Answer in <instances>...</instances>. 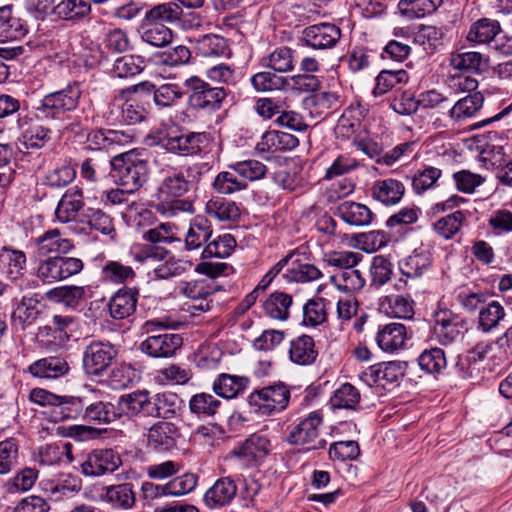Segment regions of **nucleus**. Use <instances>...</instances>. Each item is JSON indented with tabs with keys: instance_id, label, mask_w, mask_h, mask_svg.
<instances>
[{
	"instance_id": "60",
	"label": "nucleus",
	"mask_w": 512,
	"mask_h": 512,
	"mask_svg": "<svg viewBox=\"0 0 512 512\" xmlns=\"http://www.w3.org/2000/svg\"><path fill=\"white\" fill-rule=\"evenodd\" d=\"M375 87L372 94L375 97L382 96L392 90L396 85L406 83L408 74L405 70H382L375 79Z\"/></svg>"
},
{
	"instance_id": "36",
	"label": "nucleus",
	"mask_w": 512,
	"mask_h": 512,
	"mask_svg": "<svg viewBox=\"0 0 512 512\" xmlns=\"http://www.w3.org/2000/svg\"><path fill=\"white\" fill-rule=\"evenodd\" d=\"M196 53L205 58L231 56V49L225 38L215 34H207L196 41Z\"/></svg>"
},
{
	"instance_id": "44",
	"label": "nucleus",
	"mask_w": 512,
	"mask_h": 512,
	"mask_svg": "<svg viewBox=\"0 0 512 512\" xmlns=\"http://www.w3.org/2000/svg\"><path fill=\"white\" fill-rule=\"evenodd\" d=\"M248 382L247 377L223 373L214 381L213 390L217 395L231 399L242 393Z\"/></svg>"
},
{
	"instance_id": "29",
	"label": "nucleus",
	"mask_w": 512,
	"mask_h": 512,
	"mask_svg": "<svg viewBox=\"0 0 512 512\" xmlns=\"http://www.w3.org/2000/svg\"><path fill=\"white\" fill-rule=\"evenodd\" d=\"M295 51L287 46L275 48L269 54L263 56L259 64L262 68L273 71L274 73H289L295 68Z\"/></svg>"
},
{
	"instance_id": "9",
	"label": "nucleus",
	"mask_w": 512,
	"mask_h": 512,
	"mask_svg": "<svg viewBox=\"0 0 512 512\" xmlns=\"http://www.w3.org/2000/svg\"><path fill=\"white\" fill-rule=\"evenodd\" d=\"M117 349L110 343L92 342L83 353V368L86 374L99 376L112 364Z\"/></svg>"
},
{
	"instance_id": "23",
	"label": "nucleus",
	"mask_w": 512,
	"mask_h": 512,
	"mask_svg": "<svg viewBox=\"0 0 512 512\" xmlns=\"http://www.w3.org/2000/svg\"><path fill=\"white\" fill-rule=\"evenodd\" d=\"M84 207L83 191L74 186L65 191L55 210L56 218L62 223L75 221Z\"/></svg>"
},
{
	"instance_id": "4",
	"label": "nucleus",
	"mask_w": 512,
	"mask_h": 512,
	"mask_svg": "<svg viewBox=\"0 0 512 512\" xmlns=\"http://www.w3.org/2000/svg\"><path fill=\"white\" fill-rule=\"evenodd\" d=\"M290 399L289 389L282 383L253 391L248 397L249 406L255 413L269 416L284 410Z\"/></svg>"
},
{
	"instance_id": "2",
	"label": "nucleus",
	"mask_w": 512,
	"mask_h": 512,
	"mask_svg": "<svg viewBox=\"0 0 512 512\" xmlns=\"http://www.w3.org/2000/svg\"><path fill=\"white\" fill-rule=\"evenodd\" d=\"M115 181L129 192L137 191L148 176V163L134 153H125L111 161Z\"/></svg>"
},
{
	"instance_id": "14",
	"label": "nucleus",
	"mask_w": 512,
	"mask_h": 512,
	"mask_svg": "<svg viewBox=\"0 0 512 512\" xmlns=\"http://www.w3.org/2000/svg\"><path fill=\"white\" fill-rule=\"evenodd\" d=\"M117 404L120 414L128 417L153 418V399L147 390H137L124 394L119 397Z\"/></svg>"
},
{
	"instance_id": "56",
	"label": "nucleus",
	"mask_w": 512,
	"mask_h": 512,
	"mask_svg": "<svg viewBox=\"0 0 512 512\" xmlns=\"http://www.w3.org/2000/svg\"><path fill=\"white\" fill-rule=\"evenodd\" d=\"M213 189L222 195H231L247 189L248 184L238 178V175L233 171H222L217 174L213 183Z\"/></svg>"
},
{
	"instance_id": "64",
	"label": "nucleus",
	"mask_w": 512,
	"mask_h": 512,
	"mask_svg": "<svg viewBox=\"0 0 512 512\" xmlns=\"http://www.w3.org/2000/svg\"><path fill=\"white\" fill-rule=\"evenodd\" d=\"M332 281L345 292L359 291L365 285V279L361 272L354 267L340 270L332 276Z\"/></svg>"
},
{
	"instance_id": "63",
	"label": "nucleus",
	"mask_w": 512,
	"mask_h": 512,
	"mask_svg": "<svg viewBox=\"0 0 512 512\" xmlns=\"http://www.w3.org/2000/svg\"><path fill=\"white\" fill-rule=\"evenodd\" d=\"M181 12L175 3H162L146 11L144 19L159 24L173 23L180 19Z\"/></svg>"
},
{
	"instance_id": "43",
	"label": "nucleus",
	"mask_w": 512,
	"mask_h": 512,
	"mask_svg": "<svg viewBox=\"0 0 512 512\" xmlns=\"http://www.w3.org/2000/svg\"><path fill=\"white\" fill-rule=\"evenodd\" d=\"M484 96L481 92H474L459 99L450 110V116L456 122L472 118L482 108Z\"/></svg>"
},
{
	"instance_id": "30",
	"label": "nucleus",
	"mask_w": 512,
	"mask_h": 512,
	"mask_svg": "<svg viewBox=\"0 0 512 512\" xmlns=\"http://www.w3.org/2000/svg\"><path fill=\"white\" fill-rule=\"evenodd\" d=\"M506 318L507 312L504 305L499 301L492 300L480 307L477 328L484 333H489L499 328Z\"/></svg>"
},
{
	"instance_id": "33",
	"label": "nucleus",
	"mask_w": 512,
	"mask_h": 512,
	"mask_svg": "<svg viewBox=\"0 0 512 512\" xmlns=\"http://www.w3.org/2000/svg\"><path fill=\"white\" fill-rule=\"evenodd\" d=\"M289 357L297 365L313 364L318 357L314 339L308 335H301L293 339L290 342Z\"/></svg>"
},
{
	"instance_id": "10",
	"label": "nucleus",
	"mask_w": 512,
	"mask_h": 512,
	"mask_svg": "<svg viewBox=\"0 0 512 512\" xmlns=\"http://www.w3.org/2000/svg\"><path fill=\"white\" fill-rule=\"evenodd\" d=\"M122 460L113 449H95L81 463V472L85 476L100 477L116 471Z\"/></svg>"
},
{
	"instance_id": "22",
	"label": "nucleus",
	"mask_w": 512,
	"mask_h": 512,
	"mask_svg": "<svg viewBox=\"0 0 512 512\" xmlns=\"http://www.w3.org/2000/svg\"><path fill=\"white\" fill-rule=\"evenodd\" d=\"M206 133H187L176 136H169L164 142L165 148L181 155H193L199 153L207 144Z\"/></svg>"
},
{
	"instance_id": "15",
	"label": "nucleus",
	"mask_w": 512,
	"mask_h": 512,
	"mask_svg": "<svg viewBox=\"0 0 512 512\" xmlns=\"http://www.w3.org/2000/svg\"><path fill=\"white\" fill-rule=\"evenodd\" d=\"M181 437L179 427L169 421H158L148 430L147 443L158 451H170L177 446Z\"/></svg>"
},
{
	"instance_id": "32",
	"label": "nucleus",
	"mask_w": 512,
	"mask_h": 512,
	"mask_svg": "<svg viewBox=\"0 0 512 512\" xmlns=\"http://www.w3.org/2000/svg\"><path fill=\"white\" fill-rule=\"evenodd\" d=\"M197 484L196 478L192 474H185L176 477L165 485L159 486L153 483H144L142 488L144 492L151 491L155 496L158 495H173L180 496L191 492Z\"/></svg>"
},
{
	"instance_id": "34",
	"label": "nucleus",
	"mask_w": 512,
	"mask_h": 512,
	"mask_svg": "<svg viewBox=\"0 0 512 512\" xmlns=\"http://www.w3.org/2000/svg\"><path fill=\"white\" fill-rule=\"evenodd\" d=\"M158 256L157 253L149 255L147 259H153ZM163 262L159 263L153 270L157 279H169L172 277H178L186 273L192 266V263L187 260L175 258L169 256V252L164 250L159 254Z\"/></svg>"
},
{
	"instance_id": "37",
	"label": "nucleus",
	"mask_w": 512,
	"mask_h": 512,
	"mask_svg": "<svg viewBox=\"0 0 512 512\" xmlns=\"http://www.w3.org/2000/svg\"><path fill=\"white\" fill-rule=\"evenodd\" d=\"M405 193V186L396 179L387 178L378 180L373 184L372 195L374 199L384 205L397 204Z\"/></svg>"
},
{
	"instance_id": "51",
	"label": "nucleus",
	"mask_w": 512,
	"mask_h": 512,
	"mask_svg": "<svg viewBox=\"0 0 512 512\" xmlns=\"http://www.w3.org/2000/svg\"><path fill=\"white\" fill-rule=\"evenodd\" d=\"M236 247V241L231 234L225 233L210 239L201 251L202 259L227 258Z\"/></svg>"
},
{
	"instance_id": "38",
	"label": "nucleus",
	"mask_w": 512,
	"mask_h": 512,
	"mask_svg": "<svg viewBox=\"0 0 512 512\" xmlns=\"http://www.w3.org/2000/svg\"><path fill=\"white\" fill-rule=\"evenodd\" d=\"M100 499L118 509H130L135 503V494L129 483L108 486L103 489Z\"/></svg>"
},
{
	"instance_id": "6",
	"label": "nucleus",
	"mask_w": 512,
	"mask_h": 512,
	"mask_svg": "<svg viewBox=\"0 0 512 512\" xmlns=\"http://www.w3.org/2000/svg\"><path fill=\"white\" fill-rule=\"evenodd\" d=\"M83 268L80 258L49 256L39 263L37 277L45 284H53L79 274Z\"/></svg>"
},
{
	"instance_id": "12",
	"label": "nucleus",
	"mask_w": 512,
	"mask_h": 512,
	"mask_svg": "<svg viewBox=\"0 0 512 512\" xmlns=\"http://www.w3.org/2000/svg\"><path fill=\"white\" fill-rule=\"evenodd\" d=\"M341 30L331 23H320L306 27L302 32L301 41L315 50L333 48L341 38Z\"/></svg>"
},
{
	"instance_id": "48",
	"label": "nucleus",
	"mask_w": 512,
	"mask_h": 512,
	"mask_svg": "<svg viewBox=\"0 0 512 512\" xmlns=\"http://www.w3.org/2000/svg\"><path fill=\"white\" fill-rule=\"evenodd\" d=\"M86 288L83 286L66 285L50 289L47 299L66 307L76 308L85 297Z\"/></svg>"
},
{
	"instance_id": "28",
	"label": "nucleus",
	"mask_w": 512,
	"mask_h": 512,
	"mask_svg": "<svg viewBox=\"0 0 512 512\" xmlns=\"http://www.w3.org/2000/svg\"><path fill=\"white\" fill-rule=\"evenodd\" d=\"M27 266L26 254L22 250L4 246L0 250V269L12 281L21 278Z\"/></svg>"
},
{
	"instance_id": "17",
	"label": "nucleus",
	"mask_w": 512,
	"mask_h": 512,
	"mask_svg": "<svg viewBox=\"0 0 512 512\" xmlns=\"http://www.w3.org/2000/svg\"><path fill=\"white\" fill-rule=\"evenodd\" d=\"M271 451L270 440L264 435L253 434L233 451V455L246 465L262 461Z\"/></svg>"
},
{
	"instance_id": "55",
	"label": "nucleus",
	"mask_w": 512,
	"mask_h": 512,
	"mask_svg": "<svg viewBox=\"0 0 512 512\" xmlns=\"http://www.w3.org/2000/svg\"><path fill=\"white\" fill-rule=\"evenodd\" d=\"M184 91L177 83L165 82L157 86L153 102L159 109L177 105L183 98Z\"/></svg>"
},
{
	"instance_id": "11",
	"label": "nucleus",
	"mask_w": 512,
	"mask_h": 512,
	"mask_svg": "<svg viewBox=\"0 0 512 512\" xmlns=\"http://www.w3.org/2000/svg\"><path fill=\"white\" fill-rule=\"evenodd\" d=\"M434 331L442 345L458 341L464 330V320L449 309H438L434 313Z\"/></svg>"
},
{
	"instance_id": "57",
	"label": "nucleus",
	"mask_w": 512,
	"mask_h": 512,
	"mask_svg": "<svg viewBox=\"0 0 512 512\" xmlns=\"http://www.w3.org/2000/svg\"><path fill=\"white\" fill-rule=\"evenodd\" d=\"M330 302L324 298L309 300L303 307V324L316 327L327 320Z\"/></svg>"
},
{
	"instance_id": "50",
	"label": "nucleus",
	"mask_w": 512,
	"mask_h": 512,
	"mask_svg": "<svg viewBox=\"0 0 512 512\" xmlns=\"http://www.w3.org/2000/svg\"><path fill=\"white\" fill-rule=\"evenodd\" d=\"M76 171L68 162H63L48 169L42 177V183L51 188H63L74 181Z\"/></svg>"
},
{
	"instance_id": "39",
	"label": "nucleus",
	"mask_w": 512,
	"mask_h": 512,
	"mask_svg": "<svg viewBox=\"0 0 512 512\" xmlns=\"http://www.w3.org/2000/svg\"><path fill=\"white\" fill-rule=\"evenodd\" d=\"M432 263V256L428 250H415L411 255L399 262V270L408 278H416L423 275Z\"/></svg>"
},
{
	"instance_id": "27",
	"label": "nucleus",
	"mask_w": 512,
	"mask_h": 512,
	"mask_svg": "<svg viewBox=\"0 0 512 512\" xmlns=\"http://www.w3.org/2000/svg\"><path fill=\"white\" fill-rule=\"evenodd\" d=\"M212 234L213 228L208 219L202 216L193 218L184 237L185 249L187 251L203 249Z\"/></svg>"
},
{
	"instance_id": "35",
	"label": "nucleus",
	"mask_w": 512,
	"mask_h": 512,
	"mask_svg": "<svg viewBox=\"0 0 512 512\" xmlns=\"http://www.w3.org/2000/svg\"><path fill=\"white\" fill-rule=\"evenodd\" d=\"M153 418L172 419L179 415L182 406L181 398L173 392L164 391L152 395Z\"/></svg>"
},
{
	"instance_id": "24",
	"label": "nucleus",
	"mask_w": 512,
	"mask_h": 512,
	"mask_svg": "<svg viewBox=\"0 0 512 512\" xmlns=\"http://www.w3.org/2000/svg\"><path fill=\"white\" fill-rule=\"evenodd\" d=\"M406 339V327L396 322L380 326L375 337L378 347L389 353L402 349Z\"/></svg>"
},
{
	"instance_id": "8",
	"label": "nucleus",
	"mask_w": 512,
	"mask_h": 512,
	"mask_svg": "<svg viewBox=\"0 0 512 512\" xmlns=\"http://www.w3.org/2000/svg\"><path fill=\"white\" fill-rule=\"evenodd\" d=\"M406 363L401 361L382 362L368 367L360 374V379L369 386L396 384L405 375Z\"/></svg>"
},
{
	"instance_id": "19",
	"label": "nucleus",
	"mask_w": 512,
	"mask_h": 512,
	"mask_svg": "<svg viewBox=\"0 0 512 512\" xmlns=\"http://www.w3.org/2000/svg\"><path fill=\"white\" fill-rule=\"evenodd\" d=\"M237 494V485L231 477H222L205 492L203 501L210 509L229 505Z\"/></svg>"
},
{
	"instance_id": "16",
	"label": "nucleus",
	"mask_w": 512,
	"mask_h": 512,
	"mask_svg": "<svg viewBox=\"0 0 512 512\" xmlns=\"http://www.w3.org/2000/svg\"><path fill=\"white\" fill-rule=\"evenodd\" d=\"M31 244L38 257H45L50 254H67L74 247L72 241L63 237L58 229H50L39 237L33 238Z\"/></svg>"
},
{
	"instance_id": "13",
	"label": "nucleus",
	"mask_w": 512,
	"mask_h": 512,
	"mask_svg": "<svg viewBox=\"0 0 512 512\" xmlns=\"http://www.w3.org/2000/svg\"><path fill=\"white\" fill-rule=\"evenodd\" d=\"M183 339L176 333H160L147 337L140 344V349L153 358H169L182 346Z\"/></svg>"
},
{
	"instance_id": "3",
	"label": "nucleus",
	"mask_w": 512,
	"mask_h": 512,
	"mask_svg": "<svg viewBox=\"0 0 512 512\" xmlns=\"http://www.w3.org/2000/svg\"><path fill=\"white\" fill-rule=\"evenodd\" d=\"M81 96L80 83L73 82L61 90L45 95L36 106V111L45 117L55 119L66 112L74 111Z\"/></svg>"
},
{
	"instance_id": "59",
	"label": "nucleus",
	"mask_w": 512,
	"mask_h": 512,
	"mask_svg": "<svg viewBox=\"0 0 512 512\" xmlns=\"http://www.w3.org/2000/svg\"><path fill=\"white\" fill-rule=\"evenodd\" d=\"M450 65L458 70L480 71L486 66V60L479 52L461 49L451 54Z\"/></svg>"
},
{
	"instance_id": "49",
	"label": "nucleus",
	"mask_w": 512,
	"mask_h": 512,
	"mask_svg": "<svg viewBox=\"0 0 512 512\" xmlns=\"http://www.w3.org/2000/svg\"><path fill=\"white\" fill-rule=\"evenodd\" d=\"M414 302L402 295L385 296L381 300V309L389 316L410 319L414 315Z\"/></svg>"
},
{
	"instance_id": "31",
	"label": "nucleus",
	"mask_w": 512,
	"mask_h": 512,
	"mask_svg": "<svg viewBox=\"0 0 512 512\" xmlns=\"http://www.w3.org/2000/svg\"><path fill=\"white\" fill-rule=\"evenodd\" d=\"M110 116L118 124L134 125L145 119L146 111L133 101L116 100L111 104Z\"/></svg>"
},
{
	"instance_id": "5",
	"label": "nucleus",
	"mask_w": 512,
	"mask_h": 512,
	"mask_svg": "<svg viewBox=\"0 0 512 512\" xmlns=\"http://www.w3.org/2000/svg\"><path fill=\"white\" fill-rule=\"evenodd\" d=\"M188 90V103L197 110H217L227 97L224 87H213L197 76L185 80Z\"/></svg>"
},
{
	"instance_id": "45",
	"label": "nucleus",
	"mask_w": 512,
	"mask_h": 512,
	"mask_svg": "<svg viewBox=\"0 0 512 512\" xmlns=\"http://www.w3.org/2000/svg\"><path fill=\"white\" fill-rule=\"evenodd\" d=\"M27 32L22 20L13 15L11 5L0 7V38L5 40L17 39Z\"/></svg>"
},
{
	"instance_id": "52",
	"label": "nucleus",
	"mask_w": 512,
	"mask_h": 512,
	"mask_svg": "<svg viewBox=\"0 0 512 512\" xmlns=\"http://www.w3.org/2000/svg\"><path fill=\"white\" fill-rule=\"evenodd\" d=\"M322 276L321 271L313 264L292 260L284 274L287 282L308 283L318 280Z\"/></svg>"
},
{
	"instance_id": "41",
	"label": "nucleus",
	"mask_w": 512,
	"mask_h": 512,
	"mask_svg": "<svg viewBox=\"0 0 512 512\" xmlns=\"http://www.w3.org/2000/svg\"><path fill=\"white\" fill-rule=\"evenodd\" d=\"M500 31L497 20L481 18L471 24L466 39L472 43L485 44L492 41Z\"/></svg>"
},
{
	"instance_id": "18",
	"label": "nucleus",
	"mask_w": 512,
	"mask_h": 512,
	"mask_svg": "<svg viewBox=\"0 0 512 512\" xmlns=\"http://www.w3.org/2000/svg\"><path fill=\"white\" fill-rule=\"evenodd\" d=\"M178 295L199 301V304L193 305L192 309L195 311L205 312L210 310V304L206 298L213 293L211 283L206 279H191L180 281L176 286Z\"/></svg>"
},
{
	"instance_id": "47",
	"label": "nucleus",
	"mask_w": 512,
	"mask_h": 512,
	"mask_svg": "<svg viewBox=\"0 0 512 512\" xmlns=\"http://www.w3.org/2000/svg\"><path fill=\"white\" fill-rule=\"evenodd\" d=\"M292 302L291 295L284 292H274L264 301L263 310L265 315L271 319L284 321L289 317Z\"/></svg>"
},
{
	"instance_id": "20",
	"label": "nucleus",
	"mask_w": 512,
	"mask_h": 512,
	"mask_svg": "<svg viewBox=\"0 0 512 512\" xmlns=\"http://www.w3.org/2000/svg\"><path fill=\"white\" fill-rule=\"evenodd\" d=\"M139 291L137 288L122 287L109 300L110 316L117 320L131 316L138 303Z\"/></svg>"
},
{
	"instance_id": "26",
	"label": "nucleus",
	"mask_w": 512,
	"mask_h": 512,
	"mask_svg": "<svg viewBox=\"0 0 512 512\" xmlns=\"http://www.w3.org/2000/svg\"><path fill=\"white\" fill-rule=\"evenodd\" d=\"M69 365L63 357L49 356L36 360L28 366V372L36 378L57 379L65 376Z\"/></svg>"
},
{
	"instance_id": "40",
	"label": "nucleus",
	"mask_w": 512,
	"mask_h": 512,
	"mask_svg": "<svg viewBox=\"0 0 512 512\" xmlns=\"http://www.w3.org/2000/svg\"><path fill=\"white\" fill-rule=\"evenodd\" d=\"M38 315V302L32 298L23 297L12 312L11 322L17 330H25L37 320Z\"/></svg>"
},
{
	"instance_id": "21",
	"label": "nucleus",
	"mask_w": 512,
	"mask_h": 512,
	"mask_svg": "<svg viewBox=\"0 0 512 512\" xmlns=\"http://www.w3.org/2000/svg\"><path fill=\"white\" fill-rule=\"evenodd\" d=\"M299 145L296 136L277 130L266 131L260 141L256 144L255 150L259 154L290 151Z\"/></svg>"
},
{
	"instance_id": "61",
	"label": "nucleus",
	"mask_w": 512,
	"mask_h": 512,
	"mask_svg": "<svg viewBox=\"0 0 512 512\" xmlns=\"http://www.w3.org/2000/svg\"><path fill=\"white\" fill-rule=\"evenodd\" d=\"M54 14L65 20L86 17L91 12V5L85 0H62L54 7Z\"/></svg>"
},
{
	"instance_id": "54",
	"label": "nucleus",
	"mask_w": 512,
	"mask_h": 512,
	"mask_svg": "<svg viewBox=\"0 0 512 512\" xmlns=\"http://www.w3.org/2000/svg\"><path fill=\"white\" fill-rule=\"evenodd\" d=\"M252 87L257 92L281 90L289 85L288 77L279 76L273 71H261L250 78Z\"/></svg>"
},
{
	"instance_id": "46",
	"label": "nucleus",
	"mask_w": 512,
	"mask_h": 512,
	"mask_svg": "<svg viewBox=\"0 0 512 512\" xmlns=\"http://www.w3.org/2000/svg\"><path fill=\"white\" fill-rule=\"evenodd\" d=\"M70 443H49L38 448L34 460L41 466H52L60 463L64 455L72 461Z\"/></svg>"
},
{
	"instance_id": "1",
	"label": "nucleus",
	"mask_w": 512,
	"mask_h": 512,
	"mask_svg": "<svg viewBox=\"0 0 512 512\" xmlns=\"http://www.w3.org/2000/svg\"><path fill=\"white\" fill-rule=\"evenodd\" d=\"M200 175L199 167L193 165L188 166L185 170H175L162 179L157 189V196L159 200L172 204L168 211L170 216L175 215L176 211L193 212V205L190 201L177 199L191 189L194 181Z\"/></svg>"
},
{
	"instance_id": "62",
	"label": "nucleus",
	"mask_w": 512,
	"mask_h": 512,
	"mask_svg": "<svg viewBox=\"0 0 512 512\" xmlns=\"http://www.w3.org/2000/svg\"><path fill=\"white\" fill-rule=\"evenodd\" d=\"M205 211L219 221L234 220L240 214L234 202L219 197L210 199L206 203Z\"/></svg>"
},
{
	"instance_id": "58",
	"label": "nucleus",
	"mask_w": 512,
	"mask_h": 512,
	"mask_svg": "<svg viewBox=\"0 0 512 512\" xmlns=\"http://www.w3.org/2000/svg\"><path fill=\"white\" fill-rule=\"evenodd\" d=\"M229 168L240 176L247 184L248 181L253 182L263 179L268 172L267 166L255 159L235 162L229 165Z\"/></svg>"
},
{
	"instance_id": "7",
	"label": "nucleus",
	"mask_w": 512,
	"mask_h": 512,
	"mask_svg": "<svg viewBox=\"0 0 512 512\" xmlns=\"http://www.w3.org/2000/svg\"><path fill=\"white\" fill-rule=\"evenodd\" d=\"M323 418L321 413L314 411L294 426L289 435L288 441L293 445H300L305 451L325 448L327 442L320 437V427Z\"/></svg>"
},
{
	"instance_id": "42",
	"label": "nucleus",
	"mask_w": 512,
	"mask_h": 512,
	"mask_svg": "<svg viewBox=\"0 0 512 512\" xmlns=\"http://www.w3.org/2000/svg\"><path fill=\"white\" fill-rule=\"evenodd\" d=\"M141 39L154 47L167 46L173 38L172 30L165 24L153 23L143 20L140 26Z\"/></svg>"
},
{
	"instance_id": "53",
	"label": "nucleus",
	"mask_w": 512,
	"mask_h": 512,
	"mask_svg": "<svg viewBox=\"0 0 512 512\" xmlns=\"http://www.w3.org/2000/svg\"><path fill=\"white\" fill-rule=\"evenodd\" d=\"M442 0H400L398 8L409 20L423 18L434 12Z\"/></svg>"
},
{
	"instance_id": "25",
	"label": "nucleus",
	"mask_w": 512,
	"mask_h": 512,
	"mask_svg": "<svg viewBox=\"0 0 512 512\" xmlns=\"http://www.w3.org/2000/svg\"><path fill=\"white\" fill-rule=\"evenodd\" d=\"M336 214L346 224L353 227L368 226L374 219V213L368 206L353 201H344L339 204Z\"/></svg>"
}]
</instances>
